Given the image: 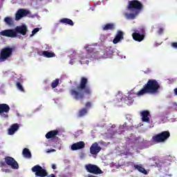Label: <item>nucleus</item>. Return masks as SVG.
<instances>
[{"mask_svg":"<svg viewBox=\"0 0 177 177\" xmlns=\"http://www.w3.org/2000/svg\"><path fill=\"white\" fill-rule=\"evenodd\" d=\"M88 78L86 77H82L79 84L77 82H75L76 88L70 90V94L73 96L75 100L82 101L85 99V95L91 96L92 95V88L88 85Z\"/></svg>","mask_w":177,"mask_h":177,"instance_id":"nucleus-1","label":"nucleus"},{"mask_svg":"<svg viewBox=\"0 0 177 177\" xmlns=\"http://www.w3.org/2000/svg\"><path fill=\"white\" fill-rule=\"evenodd\" d=\"M160 84L156 80H149L142 88L136 93L138 96L144 95H157L160 91Z\"/></svg>","mask_w":177,"mask_h":177,"instance_id":"nucleus-2","label":"nucleus"},{"mask_svg":"<svg viewBox=\"0 0 177 177\" xmlns=\"http://www.w3.org/2000/svg\"><path fill=\"white\" fill-rule=\"evenodd\" d=\"M27 31V26L26 25H22L17 26L15 29H6L2 30L0 32V35H2V37H8V38H16L17 34L26 35Z\"/></svg>","mask_w":177,"mask_h":177,"instance_id":"nucleus-3","label":"nucleus"},{"mask_svg":"<svg viewBox=\"0 0 177 177\" xmlns=\"http://www.w3.org/2000/svg\"><path fill=\"white\" fill-rule=\"evenodd\" d=\"M169 136H171V133L168 131H162L161 133L156 134L152 137L153 143H164L165 140H167Z\"/></svg>","mask_w":177,"mask_h":177,"instance_id":"nucleus-4","label":"nucleus"},{"mask_svg":"<svg viewBox=\"0 0 177 177\" xmlns=\"http://www.w3.org/2000/svg\"><path fill=\"white\" fill-rule=\"evenodd\" d=\"M5 162L0 161V167H6L9 165L12 169H19V163L12 157L6 156L5 158Z\"/></svg>","mask_w":177,"mask_h":177,"instance_id":"nucleus-5","label":"nucleus"},{"mask_svg":"<svg viewBox=\"0 0 177 177\" xmlns=\"http://www.w3.org/2000/svg\"><path fill=\"white\" fill-rule=\"evenodd\" d=\"M127 8L130 12H138V13H140V10L143 9V4L138 0H132L129 1Z\"/></svg>","mask_w":177,"mask_h":177,"instance_id":"nucleus-6","label":"nucleus"},{"mask_svg":"<svg viewBox=\"0 0 177 177\" xmlns=\"http://www.w3.org/2000/svg\"><path fill=\"white\" fill-rule=\"evenodd\" d=\"M13 50L12 47H6L1 49L0 52V62H6L9 57H11Z\"/></svg>","mask_w":177,"mask_h":177,"instance_id":"nucleus-7","label":"nucleus"},{"mask_svg":"<svg viewBox=\"0 0 177 177\" xmlns=\"http://www.w3.org/2000/svg\"><path fill=\"white\" fill-rule=\"evenodd\" d=\"M23 17H32V16H31V11L24 8L19 9L15 13V20L19 21V20H21Z\"/></svg>","mask_w":177,"mask_h":177,"instance_id":"nucleus-8","label":"nucleus"},{"mask_svg":"<svg viewBox=\"0 0 177 177\" xmlns=\"http://www.w3.org/2000/svg\"><path fill=\"white\" fill-rule=\"evenodd\" d=\"M32 171L35 172L37 177H46L48 176V171L46 169L42 168L39 165H37L32 167Z\"/></svg>","mask_w":177,"mask_h":177,"instance_id":"nucleus-9","label":"nucleus"},{"mask_svg":"<svg viewBox=\"0 0 177 177\" xmlns=\"http://www.w3.org/2000/svg\"><path fill=\"white\" fill-rule=\"evenodd\" d=\"M85 169L89 174H93L94 175H100L103 174V171L100 169L96 165L87 164L85 165Z\"/></svg>","mask_w":177,"mask_h":177,"instance_id":"nucleus-10","label":"nucleus"},{"mask_svg":"<svg viewBox=\"0 0 177 177\" xmlns=\"http://www.w3.org/2000/svg\"><path fill=\"white\" fill-rule=\"evenodd\" d=\"M10 111V106L7 104H0V115L3 118H8L9 117L8 113Z\"/></svg>","mask_w":177,"mask_h":177,"instance_id":"nucleus-11","label":"nucleus"},{"mask_svg":"<svg viewBox=\"0 0 177 177\" xmlns=\"http://www.w3.org/2000/svg\"><path fill=\"white\" fill-rule=\"evenodd\" d=\"M102 150V147L99 146V143L94 142L91 145L90 147V153L93 156H97V154H99Z\"/></svg>","mask_w":177,"mask_h":177,"instance_id":"nucleus-12","label":"nucleus"},{"mask_svg":"<svg viewBox=\"0 0 177 177\" xmlns=\"http://www.w3.org/2000/svg\"><path fill=\"white\" fill-rule=\"evenodd\" d=\"M132 37L134 41H136L137 42H142V41L145 39V33L140 34V32L137 30L132 34Z\"/></svg>","mask_w":177,"mask_h":177,"instance_id":"nucleus-13","label":"nucleus"},{"mask_svg":"<svg viewBox=\"0 0 177 177\" xmlns=\"http://www.w3.org/2000/svg\"><path fill=\"white\" fill-rule=\"evenodd\" d=\"M85 148V142L84 141H80L75 142L71 145V150L73 151L75 150H81V149Z\"/></svg>","mask_w":177,"mask_h":177,"instance_id":"nucleus-14","label":"nucleus"},{"mask_svg":"<svg viewBox=\"0 0 177 177\" xmlns=\"http://www.w3.org/2000/svg\"><path fill=\"white\" fill-rule=\"evenodd\" d=\"M122 39H124V32L121 30H118L116 36L113 40V44H118L120 41H122Z\"/></svg>","mask_w":177,"mask_h":177,"instance_id":"nucleus-15","label":"nucleus"},{"mask_svg":"<svg viewBox=\"0 0 177 177\" xmlns=\"http://www.w3.org/2000/svg\"><path fill=\"white\" fill-rule=\"evenodd\" d=\"M142 115V121L143 122H150V118H149V115H150V112L149 111H142L141 112Z\"/></svg>","mask_w":177,"mask_h":177,"instance_id":"nucleus-16","label":"nucleus"},{"mask_svg":"<svg viewBox=\"0 0 177 177\" xmlns=\"http://www.w3.org/2000/svg\"><path fill=\"white\" fill-rule=\"evenodd\" d=\"M103 31H114L115 30V24L113 23H108L102 26Z\"/></svg>","mask_w":177,"mask_h":177,"instance_id":"nucleus-17","label":"nucleus"},{"mask_svg":"<svg viewBox=\"0 0 177 177\" xmlns=\"http://www.w3.org/2000/svg\"><path fill=\"white\" fill-rule=\"evenodd\" d=\"M58 135H59V131L52 130V131H48L46 134V139H55V138H56V136Z\"/></svg>","mask_w":177,"mask_h":177,"instance_id":"nucleus-18","label":"nucleus"},{"mask_svg":"<svg viewBox=\"0 0 177 177\" xmlns=\"http://www.w3.org/2000/svg\"><path fill=\"white\" fill-rule=\"evenodd\" d=\"M19 128V124H12L10 128L8 129V135H15V132L18 131Z\"/></svg>","mask_w":177,"mask_h":177,"instance_id":"nucleus-19","label":"nucleus"},{"mask_svg":"<svg viewBox=\"0 0 177 177\" xmlns=\"http://www.w3.org/2000/svg\"><path fill=\"white\" fill-rule=\"evenodd\" d=\"M134 169H137L141 174H144V175H147V171L142 166V165H134Z\"/></svg>","mask_w":177,"mask_h":177,"instance_id":"nucleus-20","label":"nucleus"},{"mask_svg":"<svg viewBox=\"0 0 177 177\" xmlns=\"http://www.w3.org/2000/svg\"><path fill=\"white\" fill-rule=\"evenodd\" d=\"M88 114V109L86 108H82L80 110H79L77 113V118H82V117H85Z\"/></svg>","mask_w":177,"mask_h":177,"instance_id":"nucleus-21","label":"nucleus"},{"mask_svg":"<svg viewBox=\"0 0 177 177\" xmlns=\"http://www.w3.org/2000/svg\"><path fill=\"white\" fill-rule=\"evenodd\" d=\"M84 49L88 55H92V53H97V51H95V48H93V46L91 45H86V46H84Z\"/></svg>","mask_w":177,"mask_h":177,"instance_id":"nucleus-22","label":"nucleus"},{"mask_svg":"<svg viewBox=\"0 0 177 177\" xmlns=\"http://www.w3.org/2000/svg\"><path fill=\"white\" fill-rule=\"evenodd\" d=\"M3 21L9 27H12V26H13L15 24V21H13V18L10 17H6V18H4Z\"/></svg>","mask_w":177,"mask_h":177,"instance_id":"nucleus-23","label":"nucleus"},{"mask_svg":"<svg viewBox=\"0 0 177 177\" xmlns=\"http://www.w3.org/2000/svg\"><path fill=\"white\" fill-rule=\"evenodd\" d=\"M60 23H62V24H66L68 26H74V22L73 20L68 19V18H63L60 20Z\"/></svg>","mask_w":177,"mask_h":177,"instance_id":"nucleus-24","label":"nucleus"},{"mask_svg":"<svg viewBox=\"0 0 177 177\" xmlns=\"http://www.w3.org/2000/svg\"><path fill=\"white\" fill-rule=\"evenodd\" d=\"M22 154L25 158H31V152L28 148H25L23 149Z\"/></svg>","mask_w":177,"mask_h":177,"instance_id":"nucleus-25","label":"nucleus"},{"mask_svg":"<svg viewBox=\"0 0 177 177\" xmlns=\"http://www.w3.org/2000/svg\"><path fill=\"white\" fill-rule=\"evenodd\" d=\"M42 56H44V57H47L49 59L50 57H55L56 56V54H55V53L49 51H43Z\"/></svg>","mask_w":177,"mask_h":177,"instance_id":"nucleus-26","label":"nucleus"},{"mask_svg":"<svg viewBox=\"0 0 177 177\" xmlns=\"http://www.w3.org/2000/svg\"><path fill=\"white\" fill-rule=\"evenodd\" d=\"M132 13L127 14V19H130L131 20H134L136 19V16L139 14V12L137 11H131Z\"/></svg>","mask_w":177,"mask_h":177,"instance_id":"nucleus-27","label":"nucleus"},{"mask_svg":"<svg viewBox=\"0 0 177 177\" xmlns=\"http://www.w3.org/2000/svg\"><path fill=\"white\" fill-rule=\"evenodd\" d=\"M113 55V53H111V51H110V50H105L104 51V55H103V57L104 59H109V57H111Z\"/></svg>","mask_w":177,"mask_h":177,"instance_id":"nucleus-28","label":"nucleus"},{"mask_svg":"<svg viewBox=\"0 0 177 177\" xmlns=\"http://www.w3.org/2000/svg\"><path fill=\"white\" fill-rule=\"evenodd\" d=\"M59 79H55L53 80L51 83V87L53 89H55V88L57 87V85H59Z\"/></svg>","mask_w":177,"mask_h":177,"instance_id":"nucleus-29","label":"nucleus"},{"mask_svg":"<svg viewBox=\"0 0 177 177\" xmlns=\"http://www.w3.org/2000/svg\"><path fill=\"white\" fill-rule=\"evenodd\" d=\"M17 89H19V91H20L21 92H24V88H23V86L21 85V83H20L19 82H17Z\"/></svg>","mask_w":177,"mask_h":177,"instance_id":"nucleus-30","label":"nucleus"},{"mask_svg":"<svg viewBox=\"0 0 177 177\" xmlns=\"http://www.w3.org/2000/svg\"><path fill=\"white\" fill-rule=\"evenodd\" d=\"M127 100H126V103L127 104L131 105L132 104V103H133V99L132 98V97H131V95H129L127 97Z\"/></svg>","mask_w":177,"mask_h":177,"instance_id":"nucleus-31","label":"nucleus"},{"mask_svg":"<svg viewBox=\"0 0 177 177\" xmlns=\"http://www.w3.org/2000/svg\"><path fill=\"white\" fill-rule=\"evenodd\" d=\"M38 31H39V28H35V29H33V30L32 31V35H30V37H32V35H35V34H37Z\"/></svg>","mask_w":177,"mask_h":177,"instance_id":"nucleus-32","label":"nucleus"},{"mask_svg":"<svg viewBox=\"0 0 177 177\" xmlns=\"http://www.w3.org/2000/svg\"><path fill=\"white\" fill-rule=\"evenodd\" d=\"M85 107H86V109H91V107H92V102H87L85 104Z\"/></svg>","mask_w":177,"mask_h":177,"instance_id":"nucleus-33","label":"nucleus"},{"mask_svg":"<svg viewBox=\"0 0 177 177\" xmlns=\"http://www.w3.org/2000/svg\"><path fill=\"white\" fill-rule=\"evenodd\" d=\"M163 32H164V29L162 28H160L158 31V34H159V35H161V34H162Z\"/></svg>","mask_w":177,"mask_h":177,"instance_id":"nucleus-34","label":"nucleus"},{"mask_svg":"<svg viewBox=\"0 0 177 177\" xmlns=\"http://www.w3.org/2000/svg\"><path fill=\"white\" fill-rule=\"evenodd\" d=\"M172 48H175V49H177V42H173L171 43Z\"/></svg>","mask_w":177,"mask_h":177,"instance_id":"nucleus-35","label":"nucleus"},{"mask_svg":"<svg viewBox=\"0 0 177 177\" xmlns=\"http://www.w3.org/2000/svg\"><path fill=\"white\" fill-rule=\"evenodd\" d=\"M50 49H51V47L49 45L46 44L45 45V50H50Z\"/></svg>","mask_w":177,"mask_h":177,"instance_id":"nucleus-36","label":"nucleus"},{"mask_svg":"<svg viewBox=\"0 0 177 177\" xmlns=\"http://www.w3.org/2000/svg\"><path fill=\"white\" fill-rule=\"evenodd\" d=\"M127 167H129L131 165V167H133V162H127Z\"/></svg>","mask_w":177,"mask_h":177,"instance_id":"nucleus-37","label":"nucleus"},{"mask_svg":"<svg viewBox=\"0 0 177 177\" xmlns=\"http://www.w3.org/2000/svg\"><path fill=\"white\" fill-rule=\"evenodd\" d=\"M3 172H6V174L10 172V169H2Z\"/></svg>","mask_w":177,"mask_h":177,"instance_id":"nucleus-38","label":"nucleus"},{"mask_svg":"<svg viewBox=\"0 0 177 177\" xmlns=\"http://www.w3.org/2000/svg\"><path fill=\"white\" fill-rule=\"evenodd\" d=\"M122 127V128H128V126L127 125V122H124Z\"/></svg>","mask_w":177,"mask_h":177,"instance_id":"nucleus-39","label":"nucleus"},{"mask_svg":"<svg viewBox=\"0 0 177 177\" xmlns=\"http://www.w3.org/2000/svg\"><path fill=\"white\" fill-rule=\"evenodd\" d=\"M53 169H56V165H52Z\"/></svg>","mask_w":177,"mask_h":177,"instance_id":"nucleus-40","label":"nucleus"},{"mask_svg":"<svg viewBox=\"0 0 177 177\" xmlns=\"http://www.w3.org/2000/svg\"><path fill=\"white\" fill-rule=\"evenodd\" d=\"M48 177H56L54 174H51L48 176Z\"/></svg>","mask_w":177,"mask_h":177,"instance_id":"nucleus-41","label":"nucleus"},{"mask_svg":"<svg viewBox=\"0 0 177 177\" xmlns=\"http://www.w3.org/2000/svg\"><path fill=\"white\" fill-rule=\"evenodd\" d=\"M89 57H91V56H87L86 58L82 57L81 59L82 60H84V59H89Z\"/></svg>","mask_w":177,"mask_h":177,"instance_id":"nucleus-42","label":"nucleus"},{"mask_svg":"<svg viewBox=\"0 0 177 177\" xmlns=\"http://www.w3.org/2000/svg\"><path fill=\"white\" fill-rule=\"evenodd\" d=\"M88 177H97V176H93V175H88Z\"/></svg>","mask_w":177,"mask_h":177,"instance_id":"nucleus-43","label":"nucleus"},{"mask_svg":"<svg viewBox=\"0 0 177 177\" xmlns=\"http://www.w3.org/2000/svg\"><path fill=\"white\" fill-rule=\"evenodd\" d=\"M51 151H56V150L52 149L51 151H48V153H50Z\"/></svg>","mask_w":177,"mask_h":177,"instance_id":"nucleus-44","label":"nucleus"}]
</instances>
